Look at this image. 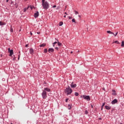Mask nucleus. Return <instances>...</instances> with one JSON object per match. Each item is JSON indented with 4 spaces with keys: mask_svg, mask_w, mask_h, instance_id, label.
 <instances>
[{
    "mask_svg": "<svg viewBox=\"0 0 124 124\" xmlns=\"http://www.w3.org/2000/svg\"><path fill=\"white\" fill-rule=\"evenodd\" d=\"M112 94L113 95H116V91L115 90H112Z\"/></svg>",
    "mask_w": 124,
    "mask_h": 124,
    "instance_id": "aec40b11",
    "label": "nucleus"
},
{
    "mask_svg": "<svg viewBox=\"0 0 124 124\" xmlns=\"http://www.w3.org/2000/svg\"><path fill=\"white\" fill-rule=\"evenodd\" d=\"M78 17H81V16L80 15L78 16Z\"/></svg>",
    "mask_w": 124,
    "mask_h": 124,
    "instance_id": "8fccbe9b",
    "label": "nucleus"
},
{
    "mask_svg": "<svg viewBox=\"0 0 124 124\" xmlns=\"http://www.w3.org/2000/svg\"><path fill=\"white\" fill-rule=\"evenodd\" d=\"M71 106H72V104H69L68 105V109H69V110H70V109H71V108H72V107Z\"/></svg>",
    "mask_w": 124,
    "mask_h": 124,
    "instance_id": "2eb2a0df",
    "label": "nucleus"
},
{
    "mask_svg": "<svg viewBox=\"0 0 124 124\" xmlns=\"http://www.w3.org/2000/svg\"><path fill=\"white\" fill-rule=\"evenodd\" d=\"M47 52H48V50H47V48L45 49L44 53H47Z\"/></svg>",
    "mask_w": 124,
    "mask_h": 124,
    "instance_id": "bb28decb",
    "label": "nucleus"
},
{
    "mask_svg": "<svg viewBox=\"0 0 124 124\" xmlns=\"http://www.w3.org/2000/svg\"><path fill=\"white\" fill-rule=\"evenodd\" d=\"M75 14L76 15H77L78 14H79V13L77 11H74Z\"/></svg>",
    "mask_w": 124,
    "mask_h": 124,
    "instance_id": "5701e85b",
    "label": "nucleus"
},
{
    "mask_svg": "<svg viewBox=\"0 0 124 124\" xmlns=\"http://www.w3.org/2000/svg\"><path fill=\"white\" fill-rule=\"evenodd\" d=\"M58 41V46H62V43H60V42H59V40H57Z\"/></svg>",
    "mask_w": 124,
    "mask_h": 124,
    "instance_id": "412c9836",
    "label": "nucleus"
},
{
    "mask_svg": "<svg viewBox=\"0 0 124 124\" xmlns=\"http://www.w3.org/2000/svg\"><path fill=\"white\" fill-rule=\"evenodd\" d=\"M57 43H58V42H55L53 43V44H57Z\"/></svg>",
    "mask_w": 124,
    "mask_h": 124,
    "instance_id": "f704fd0d",
    "label": "nucleus"
},
{
    "mask_svg": "<svg viewBox=\"0 0 124 124\" xmlns=\"http://www.w3.org/2000/svg\"><path fill=\"white\" fill-rule=\"evenodd\" d=\"M33 52H34L33 49L30 48V53L31 55H33Z\"/></svg>",
    "mask_w": 124,
    "mask_h": 124,
    "instance_id": "9b49d317",
    "label": "nucleus"
},
{
    "mask_svg": "<svg viewBox=\"0 0 124 124\" xmlns=\"http://www.w3.org/2000/svg\"><path fill=\"white\" fill-rule=\"evenodd\" d=\"M43 91H45V92H51V90L47 88H45Z\"/></svg>",
    "mask_w": 124,
    "mask_h": 124,
    "instance_id": "1a4fd4ad",
    "label": "nucleus"
},
{
    "mask_svg": "<svg viewBox=\"0 0 124 124\" xmlns=\"http://www.w3.org/2000/svg\"><path fill=\"white\" fill-rule=\"evenodd\" d=\"M105 108L107 110H110L111 109V107L108 106H105Z\"/></svg>",
    "mask_w": 124,
    "mask_h": 124,
    "instance_id": "ddd939ff",
    "label": "nucleus"
},
{
    "mask_svg": "<svg viewBox=\"0 0 124 124\" xmlns=\"http://www.w3.org/2000/svg\"><path fill=\"white\" fill-rule=\"evenodd\" d=\"M71 87V88H76V87H77V85H76V84H74L73 82H72Z\"/></svg>",
    "mask_w": 124,
    "mask_h": 124,
    "instance_id": "6e6552de",
    "label": "nucleus"
},
{
    "mask_svg": "<svg viewBox=\"0 0 124 124\" xmlns=\"http://www.w3.org/2000/svg\"><path fill=\"white\" fill-rule=\"evenodd\" d=\"M8 52L10 53L9 56L10 57L12 56V55H13L14 53H13V49H10V48H9L8 49Z\"/></svg>",
    "mask_w": 124,
    "mask_h": 124,
    "instance_id": "39448f33",
    "label": "nucleus"
},
{
    "mask_svg": "<svg viewBox=\"0 0 124 124\" xmlns=\"http://www.w3.org/2000/svg\"><path fill=\"white\" fill-rule=\"evenodd\" d=\"M55 50L53 48H49L48 50L49 53H53Z\"/></svg>",
    "mask_w": 124,
    "mask_h": 124,
    "instance_id": "0eeeda50",
    "label": "nucleus"
},
{
    "mask_svg": "<svg viewBox=\"0 0 124 124\" xmlns=\"http://www.w3.org/2000/svg\"><path fill=\"white\" fill-rule=\"evenodd\" d=\"M38 16H39V13L38 12H36V13L34 15V17L35 18H37Z\"/></svg>",
    "mask_w": 124,
    "mask_h": 124,
    "instance_id": "423d86ee",
    "label": "nucleus"
},
{
    "mask_svg": "<svg viewBox=\"0 0 124 124\" xmlns=\"http://www.w3.org/2000/svg\"><path fill=\"white\" fill-rule=\"evenodd\" d=\"M53 8H55L56 7H57L56 5H54L53 6H52Z\"/></svg>",
    "mask_w": 124,
    "mask_h": 124,
    "instance_id": "2f4dec72",
    "label": "nucleus"
},
{
    "mask_svg": "<svg viewBox=\"0 0 124 124\" xmlns=\"http://www.w3.org/2000/svg\"><path fill=\"white\" fill-rule=\"evenodd\" d=\"M75 95H76V96H78V95H79V93L77 92L75 93Z\"/></svg>",
    "mask_w": 124,
    "mask_h": 124,
    "instance_id": "b1692460",
    "label": "nucleus"
},
{
    "mask_svg": "<svg viewBox=\"0 0 124 124\" xmlns=\"http://www.w3.org/2000/svg\"><path fill=\"white\" fill-rule=\"evenodd\" d=\"M31 35H32V33H31Z\"/></svg>",
    "mask_w": 124,
    "mask_h": 124,
    "instance_id": "37998d69",
    "label": "nucleus"
},
{
    "mask_svg": "<svg viewBox=\"0 0 124 124\" xmlns=\"http://www.w3.org/2000/svg\"><path fill=\"white\" fill-rule=\"evenodd\" d=\"M42 6L44 9H48L49 7V3L47 1H45V0H42Z\"/></svg>",
    "mask_w": 124,
    "mask_h": 124,
    "instance_id": "f257e3e1",
    "label": "nucleus"
},
{
    "mask_svg": "<svg viewBox=\"0 0 124 124\" xmlns=\"http://www.w3.org/2000/svg\"><path fill=\"white\" fill-rule=\"evenodd\" d=\"M68 98L66 99L65 102H67L68 101Z\"/></svg>",
    "mask_w": 124,
    "mask_h": 124,
    "instance_id": "7c9ffc66",
    "label": "nucleus"
},
{
    "mask_svg": "<svg viewBox=\"0 0 124 124\" xmlns=\"http://www.w3.org/2000/svg\"><path fill=\"white\" fill-rule=\"evenodd\" d=\"M69 19H72V17H71V16H69Z\"/></svg>",
    "mask_w": 124,
    "mask_h": 124,
    "instance_id": "c9c22d12",
    "label": "nucleus"
},
{
    "mask_svg": "<svg viewBox=\"0 0 124 124\" xmlns=\"http://www.w3.org/2000/svg\"><path fill=\"white\" fill-rule=\"evenodd\" d=\"M10 31L11 32H13V29L12 28V26H11Z\"/></svg>",
    "mask_w": 124,
    "mask_h": 124,
    "instance_id": "a878e982",
    "label": "nucleus"
},
{
    "mask_svg": "<svg viewBox=\"0 0 124 124\" xmlns=\"http://www.w3.org/2000/svg\"><path fill=\"white\" fill-rule=\"evenodd\" d=\"M64 92L68 95V94H71L72 93V89L70 88V87L68 86V88H66Z\"/></svg>",
    "mask_w": 124,
    "mask_h": 124,
    "instance_id": "f03ea898",
    "label": "nucleus"
},
{
    "mask_svg": "<svg viewBox=\"0 0 124 124\" xmlns=\"http://www.w3.org/2000/svg\"><path fill=\"white\" fill-rule=\"evenodd\" d=\"M88 113H89V112H88V110H85V114H86V115H87V114Z\"/></svg>",
    "mask_w": 124,
    "mask_h": 124,
    "instance_id": "cd10ccee",
    "label": "nucleus"
},
{
    "mask_svg": "<svg viewBox=\"0 0 124 124\" xmlns=\"http://www.w3.org/2000/svg\"><path fill=\"white\" fill-rule=\"evenodd\" d=\"M29 7H30L31 9H32V7L30 6Z\"/></svg>",
    "mask_w": 124,
    "mask_h": 124,
    "instance_id": "4c0bfd02",
    "label": "nucleus"
},
{
    "mask_svg": "<svg viewBox=\"0 0 124 124\" xmlns=\"http://www.w3.org/2000/svg\"><path fill=\"white\" fill-rule=\"evenodd\" d=\"M112 43H116V44H120V42L118 41H115V42H113Z\"/></svg>",
    "mask_w": 124,
    "mask_h": 124,
    "instance_id": "4be33fe9",
    "label": "nucleus"
},
{
    "mask_svg": "<svg viewBox=\"0 0 124 124\" xmlns=\"http://www.w3.org/2000/svg\"><path fill=\"white\" fill-rule=\"evenodd\" d=\"M11 124H12V123H11Z\"/></svg>",
    "mask_w": 124,
    "mask_h": 124,
    "instance_id": "603ef678",
    "label": "nucleus"
},
{
    "mask_svg": "<svg viewBox=\"0 0 124 124\" xmlns=\"http://www.w3.org/2000/svg\"><path fill=\"white\" fill-rule=\"evenodd\" d=\"M122 47H124V41H122V44H121Z\"/></svg>",
    "mask_w": 124,
    "mask_h": 124,
    "instance_id": "393cba45",
    "label": "nucleus"
},
{
    "mask_svg": "<svg viewBox=\"0 0 124 124\" xmlns=\"http://www.w3.org/2000/svg\"><path fill=\"white\" fill-rule=\"evenodd\" d=\"M91 107L92 108H93V105H91Z\"/></svg>",
    "mask_w": 124,
    "mask_h": 124,
    "instance_id": "ea45409f",
    "label": "nucleus"
},
{
    "mask_svg": "<svg viewBox=\"0 0 124 124\" xmlns=\"http://www.w3.org/2000/svg\"><path fill=\"white\" fill-rule=\"evenodd\" d=\"M13 60V61H15V60H16V58H14Z\"/></svg>",
    "mask_w": 124,
    "mask_h": 124,
    "instance_id": "58836bf2",
    "label": "nucleus"
},
{
    "mask_svg": "<svg viewBox=\"0 0 124 124\" xmlns=\"http://www.w3.org/2000/svg\"><path fill=\"white\" fill-rule=\"evenodd\" d=\"M103 107H102L101 110H103Z\"/></svg>",
    "mask_w": 124,
    "mask_h": 124,
    "instance_id": "a18cd8bd",
    "label": "nucleus"
},
{
    "mask_svg": "<svg viewBox=\"0 0 124 124\" xmlns=\"http://www.w3.org/2000/svg\"><path fill=\"white\" fill-rule=\"evenodd\" d=\"M46 46V44L43 43L40 46V47H45Z\"/></svg>",
    "mask_w": 124,
    "mask_h": 124,
    "instance_id": "dca6fc26",
    "label": "nucleus"
},
{
    "mask_svg": "<svg viewBox=\"0 0 124 124\" xmlns=\"http://www.w3.org/2000/svg\"><path fill=\"white\" fill-rule=\"evenodd\" d=\"M65 14H66V15H67V13H65Z\"/></svg>",
    "mask_w": 124,
    "mask_h": 124,
    "instance_id": "49530a36",
    "label": "nucleus"
},
{
    "mask_svg": "<svg viewBox=\"0 0 124 124\" xmlns=\"http://www.w3.org/2000/svg\"><path fill=\"white\" fill-rule=\"evenodd\" d=\"M30 8V6H28L27 8H25L24 9V12H26V11H27L28 10V9H29V8Z\"/></svg>",
    "mask_w": 124,
    "mask_h": 124,
    "instance_id": "f3484780",
    "label": "nucleus"
},
{
    "mask_svg": "<svg viewBox=\"0 0 124 124\" xmlns=\"http://www.w3.org/2000/svg\"><path fill=\"white\" fill-rule=\"evenodd\" d=\"M4 25H5V24H4V23L0 21V26H4Z\"/></svg>",
    "mask_w": 124,
    "mask_h": 124,
    "instance_id": "a211bd4d",
    "label": "nucleus"
},
{
    "mask_svg": "<svg viewBox=\"0 0 124 124\" xmlns=\"http://www.w3.org/2000/svg\"><path fill=\"white\" fill-rule=\"evenodd\" d=\"M9 1V0H6V2H8Z\"/></svg>",
    "mask_w": 124,
    "mask_h": 124,
    "instance_id": "a19ab883",
    "label": "nucleus"
},
{
    "mask_svg": "<svg viewBox=\"0 0 124 124\" xmlns=\"http://www.w3.org/2000/svg\"><path fill=\"white\" fill-rule=\"evenodd\" d=\"M118 33H119V32H117L116 33H115V34H114V36H117V35H118Z\"/></svg>",
    "mask_w": 124,
    "mask_h": 124,
    "instance_id": "c756f323",
    "label": "nucleus"
},
{
    "mask_svg": "<svg viewBox=\"0 0 124 124\" xmlns=\"http://www.w3.org/2000/svg\"><path fill=\"white\" fill-rule=\"evenodd\" d=\"M19 59H20V56H18V60H19Z\"/></svg>",
    "mask_w": 124,
    "mask_h": 124,
    "instance_id": "79ce46f5",
    "label": "nucleus"
},
{
    "mask_svg": "<svg viewBox=\"0 0 124 124\" xmlns=\"http://www.w3.org/2000/svg\"><path fill=\"white\" fill-rule=\"evenodd\" d=\"M65 17H66V16H64V17L65 18Z\"/></svg>",
    "mask_w": 124,
    "mask_h": 124,
    "instance_id": "de8ad7c7",
    "label": "nucleus"
},
{
    "mask_svg": "<svg viewBox=\"0 0 124 124\" xmlns=\"http://www.w3.org/2000/svg\"><path fill=\"white\" fill-rule=\"evenodd\" d=\"M117 102H118V100L117 99H115L111 102V103L112 104H115V103H117Z\"/></svg>",
    "mask_w": 124,
    "mask_h": 124,
    "instance_id": "9d476101",
    "label": "nucleus"
},
{
    "mask_svg": "<svg viewBox=\"0 0 124 124\" xmlns=\"http://www.w3.org/2000/svg\"><path fill=\"white\" fill-rule=\"evenodd\" d=\"M11 4H15L16 5V8H18V5H17V4H14V2H13V1H11Z\"/></svg>",
    "mask_w": 124,
    "mask_h": 124,
    "instance_id": "f8f14e48",
    "label": "nucleus"
},
{
    "mask_svg": "<svg viewBox=\"0 0 124 124\" xmlns=\"http://www.w3.org/2000/svg\"><path fill=\"white\" fill-rule=\"evenodd\" d=\"M28 46H29V45L27 44L26 45L25 47H28Z\"/></svg>",
    "mask_w": 124,
    "mask_h": 124,
    "instance_id": "e433bc0d",
    "label": "nucleus"
},
{
    "mask_svg": "<svg viewBox=\"0 0 124 124\" xmlns=\"http://www.w3.org/2000/svg\"><path fill=\"white\" fill-rule=\"evenodd\" d=\"M55 49H56L57 51H59V47H55Z\"/></svg>",
    "mask_w": 124,
    "mask_h": 124,
    "instance_id": "72a5a7b5",
    "label": "nucleus"
},
{
    "mask_svg": "<svg viewBox=\"0 0 124 124\" xmlns=\"http://www.w3.org/2000/svg\"><path fill=\"white\" fill-rule=\"evenodd\" d=\"M72 53H73V52L71 51V54H72Z\"/></svg>",
    "mask_w": 124,
    "mask_h": 124,
    "instance_id": "09e8293b",
    "label": "nucleus"
},
{
    "mask_svg": "<svg viewBox=\"0 0 124 124\" xmlns=\"http://www.w3.org/2000/svg\"><path fill=\"white\" fill-rule=\"evenodd\" d=\"M107 33H110V34H113L115 35V33H114L113 32H111L110 31H107Z\"/></svg>",
    "mask_w": 124,
    "mask_h": 124,
    "instance_id": "4468645a",
    "label": "nucleus"
},
{
    "mask_svg": "<svg viewBox=\"0 0 124 124\" xmlns=\"http://www.w3.org/2000/svg\"><path fill=\"white\" fill-rule=\"evenodd\" d=\"M83 98L86 99V100H91V98L90 97V96H86V95H83Z\"/></svg>",
    "mask_w": 124,
    "mask_h": 124,
    "instance_id": "20e7f679",
    "label": "nucleus"
},
{
    "mask_svg": "<svg viewBox=\"0 0 124 124\" xmlns=\"http://www.w3.org/2000/svg\"><path fill=\"white\" fill-rule=\"evenodd\" d=\"M53 47H55V44H53Z\"/></svg>",
    "mask_w": 124,
    "mask_h": 124,
    "instance_id": "c03bdc74",
    "label": "nucleus"
},
{
    "mask_svg": "<svg viewBox=\"0 0 124 124\" xmlns=\"http://www.w3.org/2000/svg\"><path fill=\"white\" fill-rule=\"evenodd\" d=\"M72 22H73V23H75V19L73 18V19L72 20Z\"/></svg>",
    "mask_w": 124,
    "mask_h": 124,
    "instance_id": "c85d7f7f",
    "label": "nucleus"
},
{
    "mask_svg": "<svg viewBox=\"0 0 124 124\" xmlns=\"http://www.w3.org/2000/svg\"><path fill=\"white\" fill-rule=\"evenodd\" d=\"M62 25H63V22H60V23H59V26H60V27H62Z\"/></svg>",
    "mask_w": 124,
    "mask_h": 124,
    "instance_id": "6ab92c4d",
    "label": "nucleus"
},
{
    "mask_svg": "<svg viewBox=\"0 0 124 124\" xmlns=\"http://www.w3.org/2000/svg\"><path fill=\"white\" fill-rule=\"evenodd\" d=\"M103 91H104V90H105V88H103Z\"/></svg>",
    "mask_w": 124,
    "mask_h": 124,
    "instance_id": "3c124183",
    "label": "nucleus"
},
{
    "mask_svg": "<svg viewBox=\"0 0 124 124\" xmlns=\"http://www.w3.org/2000/svg\"><path fill=\"white\" fill-rule=\"evenodd\" d=\"M42 96L44 99L47 98V92L45 91H43L42 93Z\"/></svg>",
    "mask_w": 124,
    "mask_h": 124,
    "instance_id": "7ed1b4c3",
    "label": "nucleus"
},
{
    "mask_svg": "<svg viewBox=\"0 0 124 124\" xmlns=\"http://www.w3.org/2000/svg\"><path fill=\"white\" fill-rule=\"evenodd\" d=\"M105 103H103L102 105V107H103L104 106H105Z\"/></svg>",
    "mask_w": 124,
    "mask_h": 124,
    "instance_id": "473e14b6",
    "label": "nucleus"
}]
</instances>
